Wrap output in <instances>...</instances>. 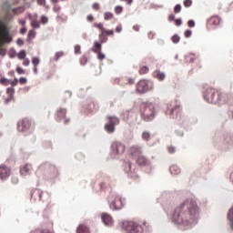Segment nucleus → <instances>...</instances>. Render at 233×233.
I'll use <instances>...</instances> for the list:
<instances>
[{
	"mask_svg": "<svg viewBox=\"0 0 233 233\" xmlns=\"http://www.w3.org/2000/svg\"><path fill=\"white\" fill-rule=\"evenodd\" d=\"M200 212L198 202L194 198H186L175 208L172 221L177 223V225H190V223H194L199 218Z\"/></svg>",
	"mask_w": 233,
	"mask_h": 233,
	"instance_id": "obj_1",
	"label": "nucleus"
},
{
	"mask_svg": "<svg viewBox=\"0 0 233 233\" xmlns=\"http://www.w3.org/2000/svg\"><path fill=\"white\" fill-rule=\"evenodd\" d=\"M227 97H228L227 94L212 87H208L204 93V99H206L208 103H226Z\"/></svg>",
	"mask_w": 233,
	"mask_h": 233,
	"instance_id": "obj_2",
	"label": "nucleus"
},
{
	"mask_svg": "<svg viewBox=\"0 0 233 233\" xmlns=\"http://www.w3.org/2000/svg\"><path fill=\"white\" fill-rule=\"evenodd\" d=\"M12 43V35L6 23L0 20V56H6V49L2 48L4 45Z\"/></svg>",
	"mask_w": 233,
	"mask_h": 233,
	"instance_id": "obj_3",
	"label": "nucleus"
},
{
	"mask_svg": "<svg viewBox=\"0 0 233 233\" xmlns=\"http://www.w3.org/2000/svg\"><path fill=\"white\" fill-rule=\"evenodd\" d=\"M140 117L143 121H154L156 117V106L150 102L142 103L140 105Z\"/></svg>",
	"mask_w": 233,
	"mask_h": 233,
	"instance_id": "obj_4",
	"label": "nucleus"
},
{
	"mask_svg": "<svg viewBox=\"0 0 233 233\" xmlns=\"http://www.w3.org/2000/svg\"><path fill=\"white\" fill-rule=\"evenodd\" d=\"M35 128V124L29 118H23L17 124L18 132L24 134H32Z\"/></svg>",
	"mask_w": 233,
	"mask_h": 233,
	"instance_id": "obj_5",
	"label": "nucleus"
},
{
	"mask_svg": "<svg viewBox=\"0 0 233 233\" xmlns=\"http://www.w3.org/2000/svg\"><path fill=\"white\" fill-rule=\"evenodd\" d=\"M123 228L127 233H143V227L134 221H125Z\"/></svg>",
	"mask_w": 233,
	"mask_h": 233,
	"instance_id": "obj_6",
	"label": "nucleus"
},
{
	"mask_svg": "<svg viewBox=\"0 0 233 233\" xmlns=\"http://www.w3.org/2000/svg\"><path fill=\"white\" fill-rule=\"evenodd\" d=\"M109 208L111 210H121L123 208V199L116 194H111L108 198Z\"/></svg>",
	"mask_w": 233,
	"mask_h": 233,
	"instance_id": "obj_7",
	"label": "nucleus"
},
{
	"mask_svg": "<svg viewBox=\"0 0 233 233\" xmlns=\"http://www.w3.org/2000/svg\"><path fill=\"white\" fill-rule=\"evenodd\" d=\"M94 27L98 28V30H100V43H106L108 41L106 35H114V30H106L103 23H95Z\"/></svg>",
	"mask_w": 233,
	"mask_h": 233,
	"instance_id": "obj_8",
	"label": "nucleus"
},
{
	"mask_svg": "<svg viewBox=\"0 0 233 233\" xmlns=\"http://www.w3.org/2000/svg\"><path fill=\"white\" fill-rule=\"evenodd\" d=\"M108 122L105 125V130L107 134L116 132V126L119 125L120 120L117 116H107Z\"/></svg>",
	"mask_w": 233,
	"mask_h": 233,
	"instance_id": "obj_9",
	"label": "nucleus"
},
{
	"mask_svg": "<svg viewBox=\"0 0 233 233\" xmlns=\"http://www.w3.org/2000/svg\"><path fill=\"white\" fill-rule=\"evenodd\" d=\"M183 109L181 108V104L177 103V100H175V105L169 111L168 115L172 117V119H177V121H181L183 117Z\"/></svg>",
	"mask_w": 233,
	"mask_h": 233,
	"instance_id": "obj_10",
	"label": "nucleus"
},
{
	"mask_svg": "<svg viewBox=\"0 0 233 233\" xmlns=\"http://www.w3.org/2000/svg\"><path fill=\"white\" fill-rule=\"evenodd\" d=\"M31 199H35V201H48L50 199V195L41 191L39 188L33 189L31 191Z\"/></svg>",
	"mask_w": 233,
	"mask_h": 233,
	"instance_id": "obj_11",
	"label": "nucleus"
},
{
	"mask_svg": "<svg viewBox=\"0 0 233 233\" xmlns=\"http://www.w3.org/2000/svg\"><path fill=\"white\" fill-rule=\"evenodd\" d=\"M111 150L113 154L121 156V154H125L127 147H125V144L119 141H115L111 144Z\"/></svg>",
	"mask_w": 233,
	"mask_h": 233,
	"instance_id": "obj_12",
	"label": "nucleus"
},
{
	"mask_svg": "<svg viewBox=\"0 0 233 233\" xmlns=\"http://www.w3.org/2000/svg\"><path fill=\"white\" fill-rule=\"evenodd\" d=\"M185 63H197V66L201 68V60L199 59V56L194 53H188L185 56Z\"/></svg>",
	"mask_w": 233,
	"mask_h": 233,
	"instance_id": "obj_13",
	"label": "nucleus"
},
{
	"mask_svg": "<svg viewBox=\"0 0 233 233\" xmlns=\"http://www.w3.org/2000/svg\"><path fill=\"white\" fill-rule=\"evenodd\" d=\"M43 170H46V172H48L49 174H57V167H56V166L46 163L41 165L37 171L36 174H41V172H43Z\"/></svg>",
	"mask_w": 233,
	"mask_h": 233,
	"instance_id": "obj_14",
	"label": "nucleus"
},
{
	"mask_svg": "<svg viewBox=\"0 0 233 233\" xmlns=\"http://www.w3.org/2000/svg\"><path fill=\"white\" fill-rule=\"evenodd\" d=\"M11 174L12 169L8 166L5 164L0 165V179H7V177H10Z\"/></svg>",
	"mask_w": 233,
	"mask_h": 233,
	"instance_id": "obj_15",
	"label": "nucleus"
},
{
	"mask_svg": "<svg viewBox=\"0 0 233 233\" xmlns=\"http://www.w3.org/2000/svg\"><path fill=\"white\" fill-rule=\"evenodd\" d=\"M6 96L4 97L5 105H8L14 101V96L15 94V89L14 87H7L5 90Z\"/></svg>",
	"mask_w": 233,
	"mask_h": 233,
	"instance_id": "obj_16",
	"label": "nucleus"
},
{
	"mask_svg": "<svg viewBox=\"0 0 233 233\" xmlns=\"http://www.w3.org/2000/svg\"><path fill=\"white\" fill-rule=\"evenodd\" d=\"M137 92L138 94H147L148 92V82L147 80H140L137 84Z\"/></svg>",
	"mask_w": 233,
	"mask_h": 233,
	"instance_id": "obj_17",
	"label": "nucleus"
},
{
	"mask_svg": "<svg viewBox=\"0 0 233 233\" xmlns=\"http://www.w3.org/2000/svg\"><path fill=\"white\" fill-rule=\"evenodd\" d=\"M129 154L132 157H139V156L143 155V149L139 146H132L129 148Z\"/></svg>",
	"mask_w": 233,
	"mask_h": 233,
	"instance_id": "obj_18",
	"label": "nucleus"
},
{
	"mask_svg": "<svg viewBox=\"0 0 233 233\" xmlns=\"http://www.w3.org/2000/svg\"><path fill=\"white\" fill-rule=\"evenodd\" d=\"M221 23V18L218 15L212 16L208 20V27L214 28Z\"/></svg>",
	"mask_w": 233,
	"mask_h": 233,
	"instance_id": "obj_19",
	"label": "nucleus"
},
{
	"mask_svg": "<svg viewBox=\"0 0 233 233\" xmlns=\"http://www.w3.org/2000/svg\"><path fill=\"white\" fill-rule=\"evenodd\" d=\"M101 219L106 227H112L114 225V219L112 218V216L108 213H102L101 214Z\"/></svg>",
	"mask_w": 233,
	"mask_h": 233,
	"instance_id": "obj_20",
	"label": "nucleus"
},
{
	"mask_svg": "<svg viewBox=\"0 0 233 233\" xmlns=\"http://www.w3.org/2000/svg\"><path fill=\"white\" fill-rule=\"evenodd\" d=\"M33 170L32 164H25V166L20 167L21 176H28Z\"/></svg>",
	"mask_w": 233,
	"mask_h": 233,
	"instance_id": "obj_21",
	"label": "nucleus"
},
{
	"mask_svg": "<svg viewBox=\"0 0 233 233\" xmlns=\"http://www.w3.org/2000/svg\"><path fill=\"white\" fill-rule=\"evenodd\" d=\"M66 116V109L60 107L56 111V121H61L62 119H65Z\"/></svg>",
	"mask_w": 233,
	"mask_h": 233,
	"instance_id": "obj_22",
	"label": "nucleus"
},
{
	"mask_svg": "<svg viewBox=\"0 0 233 233\" xmlns=\"http://www.w3.org/2000/svg\"><path fill=\"white\" fill-rule=\"evenodd\" d=\"M124 170L130 177H136V176L132 175V164L128 161L124 163Z\"/></svg>",
	"mask_w": 233,
	"mask_h": 233,
	"instance_id": "obj_23",
	"label": "nucleus"
},
{
	"mask_svg": "<svg viewBox=\"0 0 233 233\" xmlns=\"http://www.w3.org/2000/svg\"><path fill=\"white\" fill-rule=\"evenodd\" d=\"M120 85H134L135 80L134 78H130L128 76H124L119 79Z\"/></svg>",
	"mask_w": 233,
	"mask_h": 233,
	"instance_id": "obj_24",
	"label": "nucleus"
},
{
	"mask_svg": "<svg viewBox=\"0 0 233 233\" xmlns=\"http://www.w3.org/2000/svg\"><path fill=\"white\" fill-rule=\"evenodd\" d=\"M137 163L139 165V167H146V165L148 163V159L143 155H140L137 157Z\"/></svg>",
	"mask_w": 233,
	"mask_h": 233,
	"instance_id": "obj_25",
	"label": "nucleus"
},
{
	"mask_svg": "<svg viewBox=\"0 0 233 233\" xmlns=\"http://www.w3.org/2000/svg\"><path fill=\"white\" fill-rule=\"evenodd\" d=\"M76 233H90V228L85 224H80L76 229Z\"/></svg>",
	"mask_w": 233,
	"mask_h": 233,
	"instance_id": "obj_26",
	"label": "nucleus"
},
{
	"mask_svg": "<svg viewBox=\"0 0 233 233\" xmlns=\"http://www.w3.org/2000/svg\"><path fill=\"white\" fill-rule=\"evenodd\" d=\"M169 172L173 175V176H177V174H181V168H179V166L177 165H172L169 167Z\"/></svg>",
	"mask_w": 233,
	"mask_h": 233,
	"instance_id": "obj_27",
	"label": "nucleus"
},
{
	"mask_svg": "<svg viewBox=\"0 0 233 233\" xmlns=\"http://www.w3.org/2000/svg\"><path fill=\"white\" fill-rule=\"evenodd\" d=\"M154 77H156L157 79H158V81H164L165 80V73L159 71V70H156L153 73Z\"/></svg>",
	"mask_w": 233,
	"mask_h": 233,
	"instance_id": "obj_28",
	"label": "nucleus"
},
{
	"mask_svg": "<svg viewBox=\"0 0 233 233\" xmlns=\"http://www.w3.org/2000/svg\"><path fill=\"white\" fill-rule=\"evenodd\" d=\"M12 12L13 14H15V15H19V14H23V12H25V7L20 6V7L13 8Z\"/></svg>",
	"mask_w": 233,
	"mask_h": 233,
	"instance_id": "obj_29",
	"label": "nucleus"
},
{
	"mask_svg": "<svg viewBox=\"0 0 233 233\" xmlns=\"http://www.w3.org/2000/svg\"><path fill=\"white\" fill-rule=\"evenodd\" d=\"M93 52H95V54L101 52V43L99 42L94 43Z\"/></svg>",
	"mask_w": 233,
	"mask_h": 233,
	"instance_id": "obj_30",
	"label": "nucleus"
},
{
	"mask_svg": "<svg viewBox=\"0 0 233 233\" xmlns=\"http://www.w3.org/2000/svg\"><path fill=\"white\" fill-rule=\"evenodd\" d=\"M17 57H18V59H20V61H23L24 59H26V51L25 50H21L17 54Z\"/></svg>",
	"mask_w": 233,
	"mask_h": 233,
	"instance_id": "obj_31",
	"label": "nucleus"
},
{
	"mask_svg": "<svg viewBox=\"0 0 233 233\" xmlns=\"http://www.w3.org/2000/svg\"><path fill=\"white\" fill-rule=\"evenodd\" d=\"M31 26L32 28H41V23L37 19H34L31 21Z\"/></svg>",
	"mask_w": 233,
	"mask_h": 233,
	"instance_id": "obj_32",
	"label": "nucleus"
},
{
	"mask_svg": "<svg viewBox=\"0 0 233 233\" xmlns=\"http://www.w3.org/2000/svg\"><path fill=\"white\" fill-rule=\"evenodd\" d=\"M104 19H105V21H110V19H114V14H112L110 12H106L104 14Z\"/></svg>",
	"mask_w": 233,
	"mask_h": 233,
	"instance_id": "obj_33",
	"label": "nucleus"
},
{
	"mask_svg": "<svg viewBox=\"0 0 233 233\" xmlns=\"http://www.w3.org/2000/svg\"><path fill=\"white\" fill-rule=\"evenodd\" d=\"M149 71H150V69L148 68V66H144L140 67V69H139V74H140L141 76H143V75H145V74H148Z\"/></svg>",
	"mask_w": 233,
	"mask_h": 233,
	"instance_id": "obj_34",
	"label": "nucleus"
},
{
	"mask_svg": "<svg viewBox=\"0 0 233 233\" xmlns=\"http://www.w3.org/2000/svg\"><path fill=\"white\" fill-rule=\"evenodd\" d=\"M142 139H144V141H150V132L144 131L142 133Z\"/></svg>",
	"mask_w": 233,
	"mask_h": 233,
	"instance_id": "obj_35",
	"label": "nucleus"
},
{
	"mask_svg": "<svg viewBox=\"0 0 233 233\" xmlns=\"http://www.w3.org/2000/svg\"><path fill=\"white\" fill-rule=\"evenodd\" d=\"M35 37V30L30 29L27 35V39H34Z\"/></svg>",
	"mask_w": 233,
	"mask_h": 233,
	"instance_id": "obj_36",
	"label": "nucleus"
},
{
	"mask_svg": "<svg viewBox=\"0 0 233 233\" xmlns=\"http://www.w3.org/2000/svg\"><path fill=\"white\" fill-rule=\"evenodd\" d=\"M0 83L1 85H4V86H8L10 85V80L3 77V78H0Z\"/></svg>",
	"mask_w": 233,
	"mask_h": 233,
	"instance_id": "obj_37",
	"label": "nucleus"
},
{
	"mask_svg": "<svg viewBox=\"0 0 233 233\" xmlns=\"http://www.w3.org/2000/svg\"><path fill=\"white\" fill-rule=\"evenodd\" d=\"M39 63H40L39 57L34 56V57L32 58V65H33L34 66H39Z\"/></svg>",
	"mask_w": 233,
	"mask_h": 233,
	"instance_id": "obj_38",
	"label": "nucleus"
},
{
	"mask_svg": "<svg viewBox=\"0 0 233 233\" xmlns=\"http://www.w3.org/2000/svg\"><path fill=\"white\" fill-rule=\"evenodd\" d=\"M63 56H65V53L63 52H56L54 57L55 61H59L60 57H63Z\"/></svg>",
	"mask_w": 233,
	"mask_h": 233,
	"instance_id": "obj_39",
	"label": "nucleus"
},
{
	"mask_svg": "<svg viewBox=\"0 0 233 233\" xmlns=\"http://www.w3.org/2000/svg\"><path fill=\"white\" fill-rule=\"evenodd\" d=\"M40 21H41L42 25H46L48 23V17L46 15H43L40 17Z\"/></svg>",
	"mask_w": 233,
	"mask_h": 233,
	"instance_id": "obj_40",
	"label": "nucleus"
},
{
	"mask_svg": "<svg viewBox=\"0 0 233 233\" xmlns=\"http://www.w3.org/2000/svg\"><path fill=\"white\" fill-rule=\"evenodd\" d=\"M92 8H93V10L97 12V11L101 10V5H99V3H94L92 5Z\"/></svg>",
	"mask_w": 233,
	"mask_h": 233,
	"instance_id": "obj_41",
	"label": "nucleus"
},
{
	"mask_svg": "<svg viewBox=\"0 0 233 233\" xmlns=\"http://www.w3.org/2000/svg\"><path fill=\"white\" fill-rule=\"evenodd\" d=\"M180 37H179V35H174L173 36H172V38H171V40H172V42L173 43H175V44H177L179 41H180Z\"/></svg>",
	"mask_w": 233,
	"mask_h": 233,
	"instance_id": "obj_42",
	"label": "nucleus"
},
{
	"mask_svg": "<svg viewBox=\"0 0 233 233\" xmlns=\"http://www.w3.org/2000/svg\"><path fill=\"white\" fill-rule=\"evenodd\" d=\"M184 6L186 8H190V6H192V0H185L184 1Z\"/></svg>",
	"mask_w": 233,
	"mask_h": 233,
	"instance_id": "obj_43",
	"label": "nucleus"
},
{
	"mask_svg": "<svg viewBox=\"0 0 233 233\" xmlns=\"http://www.w3.org/2000/svg\"><path fill=\"white\" fill-rule=\"evenodd\" d=\"M11 85V88H14V86H17V84L19 83V80L17 78H14L13 81L9 82Z\"/></svg>",
	"mask_w": 233,
	"mask_h": 233,
	"instance_id": "obj_44",
	"label": "nucleus"
},
{
	"mask_svg": "<svg viewBox=\"0 0 233 233\" xmlns=\"http://www.w3.org/2000/svg\"><path fill=\"white\" fill-rule=\"evenodd\" d=\"M121 12H123V6H121V5H116V6L115 7V13H116V14H121Z\"/></svg>",
	"mask_w": 233,
	"mask_h": 233,
	"instance_id": "obj_45",
	"label": "nucleus"
},
{
	"mask_svg": "<svg viewBox=\"0 0 233 233\" xmlns=\"http://www.w3.org/2000/svg\"><path fill=\"white\" fill-rule=\"evenodd\" d=\"M179 12H181V5L178 4L174 7V13L179 14Z\"/></svg>",
	"mask_w": 233,
	"mask_h": 233,
	"instance_id": "obj_46",
	"label": "nucleus"
},
{
	"mask_svg": "<svg viewBox=\"0 0 233 233\" xmlns=\"http://www.w3.org/2000/svg\"><path fill=\"white\" fill-rule=\"evenodd\" d=\"M19 83H20V85H26V83H28V80L26 79V77H20L19 78Z\"/></svg>",
	"mask_w": 233,
	"mask_h": 233,
	"instance_id": "obj_47",
	"label": "nucleus"
},
{
	"mask_svg": "<svg viewBox=\"0 0 233 233\" xmlns=\"http://www.w3.org/2000/svg\"><path fill=\"white\" fill-rule=\"evenodd\" d=\"M97 54V59H99L100 61H103V59H105V54H103L101 51H99Z\"/></svg>",
	"mask_w": 233,
	"mask_h": 233,
	"instance_id": "obj_48",
	"label": "nucleus"
},
{
	"mask_svg": "<svg viewBox=\"0 0 233 233\" xmlns=\"http://www.w3.org/2000/svg\"><path fill=\"white\" fill-rule=\"evenodd\" d=\"M167 150H168L169 154H175L176 153V147L174 146H169L167 147Z\"/></svg>",
	"mask_w": 233,
	"mask_h": 233,
	"instance_id": "obj_49",
	"label": "nucleus"
},
{
	"mask_svg": "<svg viewBox=\"0 0 233 233\" xmlns=\"http://www.w3.org/2000/svg\"><path fill=\"white\" fill-rule=\"evenodd\" d=\"M54 12H60L61 11V5L56 4L53 5Z\"/></svg>",
	"mask_w": 233,
	"mask_h": 233,
	"instance_id": "obj_50",
	"label": "nucleus"
},
{
	"mask_svg": "<svg viewBox=\"0 0 233 233\" xmlns=\"http://www.w3.org/2000/svg\"><path fill=\"white\" fill-rule=\"evenodd\" d=\"M187 26H188L189 28H194V26H196V23L194 22V20H189V21L187 22Z\"/></svg>",
	"mask_w": 233,
	"mask_h": 233,
	"instance_id": "obj_51",
	"label": "nucleus"
},
{
	"mask_svg": "<svg viewBox=\"0 0 233 233\" xmlns=\"http://www.w3.org/2000/svg\"><path fill=\"white\" fill-rule=\"evenodd\" d=\"M75 54H81V46H75Z\"/></svg>",
	"mask_w": 233,
	"mask_h": 233,
	"instance_id": "obj_52",
	"label": "nucleus"
},
{
	"mask_svg": "<svg viewBox=\"0 0 233 233\" xmlns=\"http://www.w3.org/2000/svg\"><path fill=\"white\" fill-rule=\"evenodd\" d=\"M36 3L39 6H45V5H46V0H36Z\"/></svg>",
	"mask_w": 233,
	"mask_h": 233,
	"instance_id": "obj_53",
	"label": "nucleus"
},
{
	"mask_svg": "<svg viewBox=\"0 0 233 233\" xmlns=\"http://www.w3.org/2000/svg\"><path fill=\"white\" fill-rule=\"evenodd\" d=\"M23 65L24 66H28L30 65V60L28 58H24Z\"/></svg>",
	"mask_w": 233,
	"mask_h": 233,
	"instance_id": "obj_54",
	"label": "nucleus"
},
{
	"mask_svg": "<svg viewBox=\"0 0 233 233\" xmlns=\"http://www.w3.org/2000/svg\"><path fill=\"white\" fill-rule=\"evenodd\" d=\"M86 21H88V23H94V15H88L86 16Z\"/></svg>",
	"mask_w": 233,
	"mask_h": 233,
	"instance_id": "obj_55",
	"label": "nucleus"
},
{
	"mask_svg": "<svg viewBox=\"0 0 233 233\" xmlns=\"http://www.w3.org/2000/svg\"><path fill=\"white\" fill-rule=\"evenodd\" d=\"M192 35V31L190 30H186L185 31V37H190Z\"/></svg>",
	"mask_w": 233,
	"mask_h": 233,
	"instance_id": "obj_56",
	"label": "nucleus"
},
{
	"mask_svg": "<svg viewBox=\"0 0 233 233\" xmlns=\"http://www.w3.org/2000/svg\"><path fill=\"white\" fill-rule=\"evenodd\" d=\"M16 72L17 74H25V69H23L22 67H16Z\"/></svg>",
	"mask_w": 233,
	"mask_h": 233,
	"instance_id": "obj_57",
	"label": "nucleus"
},
{
	"mask_svg": "<svg viewBox=\"0 0 233 233\" xmlns=\"http://www.w3.org/2000/svg\"><path fill=\"white\" fill-rule=\"evenodd\" d=\"M27 31L28 29L26 27H23L22 29H20V34H22V35H25V34H26Z\"/></svg>",
	"mask_w": 233,
	"mask_h": 233,
	"instance_id": "obj_58",
	"label": "nucleus"
},
{
	"mask_svg": "<svg viewBox=\"0 0 233 233\" xmlns=\"http://www.w3.org/2000/svg\"><path fill=\"white\" fill-rule=\"evenodd\" d=\"M122 30H123V27L121 25H117L116 27V32H117V34L121 33Z\"/></svg>",
	"mask_w": 233,
	"mask_h": 233,
	"instance_id": "obj_59",
	"label": "nucleus"
},
{
	"mask_svg": "<svg viewBox=\"0 0 233 233\" xmlns=\"http://www.w3.org/2000/svg\"><path fill=\"white\" fill-rule=\"evenodd\" d=\"M19 25H21L22 26H25V25H26V20L25 19H20V21H18Z\"/></svg>",
	"mask_w": 233,
	"mask_h": 233,
	"instance_id": "obj_60",
	"label": "nucleus"
},
{
	"mask_svg": "<svg viewBox=\"0 0 233 233\" xmlns=\"http://www.w3.org/2000/svg\"><path fill=\"white\" fill-rule=\"evenodd\" d=\"M175 23H176L177 26H181L182 21H181V19H176Z\"/></svg>",
	"mask_w": 233,
	"mask_h": 233,
	"instance_id": "obj_61",
	"label": "nucleus"
},
{
	"mask_svg": "<svg viewBox=\"0 0 233 233\" xmlns=\"http://www.w3.org/2000/svg\"><path fill=\"white\" fill-rule=\"evenodd\" d=\"M168 20H169V21H176V15H170L168 16Z\"/></svg>",
	"mask_w": 233,
	"mask_h": 233,
	"instance_id": "obj_62",
	"label": "nucleus"
},
{
	"mask_svg": "<svg viewBox=\"0 0 233 233\" xmlns=\"http://www.w3.org/2000/svg\"><path fill=\"white\" fill-rule=\"evenodd\" d=\"M133 30H135V32H139V25H134Z\"/></svg>",
	"mask_w": 233,
	"mask_h": 233,
	"instance_id": "obj_63",
	"label": "nucleus"
},
{
	"mask_svg": "<svg viewBox=\"0 0 233 233\" xmlns=\"http://www.w3.org/2000/svg\"><path fill=\"white\" fill-rule=\"evenodd\" d=\"M52 208V205L51 204H48L46 208V212H48V210H51Z\"/></svg>",
	"mask_w": 233,
	"mask_h": 233,
	"instance_id": "obj_64",
	"label": "nucleus"
}]
</instances>
